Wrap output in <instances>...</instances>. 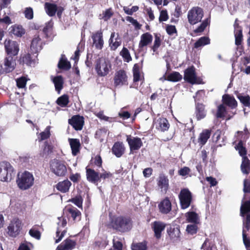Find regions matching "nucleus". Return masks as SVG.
<instances>
[{
    "label": "nucleus",
    "mask_w": 250,
    "mask_h": 250,
    "mask_svg": "<svg viewBox=\"0 0 250 250\" xmlns=\"http://www.w3.org/2000/svg\"><path fill=\"white\" fill-rule=\"evenodd\" d=\"M110 225L113 229L121 232L128 231L132 228L131 220L128 218L122 216L113 218Z\"/></svg>",
    "instance_id": "nucleus-1"
},
{
    "label": "nucleus",
    "mask_w": 250,
    "mask_h": 250,
    "mask_svg": "<svg viewBox=\"0 0 250 250\" xmlns=\"http://www.w3.org/2000/svg\"><path fill=\"white\" fill-rule=\"evenodd\" d=\"M16 182L18 187L21 189L26 190L33 185L34 178L31 173L25 171L18 175Z\"/></svg>",
    "instance_id": "nucleus-2"
},
{
    "label": "nucleus",
    "mask_w": 250,
    "mask_h": 250,
    "mask_svg": "<svg viewBox=\"0 0 250 250\" xmlns=\"http://www.w3.org/2000/svg\"><path fill=\"white\" fill-rule=\"evenodd\" d=\"M15 174L14 168L9 163L7 162L0 163V180L1 181H10Z\"/></svg>",
    "instance_id": "nucleus-3"
},
{
    "label": "nucleus",
    "mask_w": 250,
    "mask_h": 250,
    "mask_svg": "<svg viewBox=\"0 0 250 250\" xmlns=\"http://www.w3.org/2000/svg\"><path fill=\"white\" fill-rule=\"evenodd\" d=\"M111 69L109 61L104 58L98 59L95 62V70L97 74L101 77L107 75Z\"/></svg>",
    "instance_id": "nucleus-4"
},
{
    "label": "nucleus",
    "mask_w": 250,
    "mask_h": 250,
    "mask_svg": "<svg viewBox=\"0 0 250 250\" xmlns=\"http://www.w3.org/2000/svg\"><path fill=\"white\" fill-rule=\"evenodd\" d=\"M240 214L243 217V228L249 230L250 229V201H246L242 204Z\"/></svg>",
    "instance_id": "nucleus-5"
},
{
    "label": "nucleus",
    "mask_w": 250,
    "mask_h": 250,
    "mask_svg": "<svg viewBox=\"0 0 250 250\" xmlns=\"http://www.w3.org/2000/svg\"><path fill=\"white\" fill-rule=\"evenodd\" d=\"M204 16V12L202 8L199 7H194L188 11V19L190 24H195L201 21Z\"/></svg>",
    "instance_id": "nucleus-6"
},
{
    "label": "nucleus",
    "mask_w": 250,
    "mask_h": 250,
    "mask_svg": "<svg viewBox=\"0 0 250 250\" xmlns=\"http://www.w3.org/2000/svg\"><path fill=\"white\" fill-rule=\"evenodd\" d=\"M179 198L182 208H187L192 201L191 193L188 188L182 189L179 194Z\"/></svg>",
    "instance_id": "nucleus-7"
},
{
    "label": "nucleus",
    "mask_w": 250,
    "mask_h": 250,
    "mask_svg": "<svg viewBox=\"0 0 250 250\" xmlns=\"http://www.w3.org/2000/svg\"><path fill=\"white\" fill-rule=\"evenodd\" d=\"M21 229V222L17 218L13 219L7 227V233L11 237H15L18 235Z\"/></svg>",
    "instance_id": "nucleus-8"
},
{
    "label": "nucleus",
    "mask_w": 250,
    "mask_h": 250,
    "mask_svg": "<svg viewBox=\"0 0 250 250\" xmlns=\"http://www.w3.org/2000/svg\"><path fill=\"white\" fill-rule=\"evenodd\" d=\"M51 171L58 176H63L66 173L67 169L63 163L54 160L50 164Z\"/></svg>",
    "instance_id": "nucleus-9"
},
{
    "label": "nucleus",
    "mask_w": 250,
    "mask_h": 250,
    "mask_svg": "<svg viewBox=\"0 0 250 250\" xmlns=\"http://www.w3.org/2000/svg\"><path fill=\"white\" fill-rule=\"evenodd\" d=\"M114 84L116 87L128 84V77L124 70L116 72L114 77Z\"/></svg>",
    "instance_id": "nucleus-10"
},
{
    "label": "nucleus",
    "mask_w": 250,
    "mask_h": 250,
    "mask_svg": "<svg viewBox=\"0 0 250 250\" xmlns=\"http://www.w3.org/2000/svg\"><path fill=\"white\" fill-rule=\"evenodd\" d=\"M4 47L8 56H16L19 51V44L14 41L6 40Z\"/></svg>",
    "instance_id": "nucleus-11"
},
{
    "label": "nucleus",
    "mask_w": 250,
    "mask_h": 250,
    "mask_svg": "<svg viewBox=\"0 0 250 250\" xmlns=\"http://www.w3.org/2000/svg\"><path fill=\"white\" fill-rule=\"evenodd\" d=\"M16 65V59L13 56H8L4 58L1 67L3 72L9 73L15 69Z\"/></svg>",
    "instance_id": "nucleus-12"
},
{
    "label": "nucleus",
    "mask_w": 250,
    "mask_h": 250,
    "mask_svg": "<svg viewBox=\"0 0 250 250\" xmlns=\"http://www.w3.org/2000/svg\"><path fill=\"white\" fill-rule=\"evenodd\" d=\"M59 222L58 224V228L56 231V236L58 238L56 240V243H57L62 240L64 235L66 232V229H62V228H64L67 224L66 219L62 217H58Z\"/></svg>",
    "instance_id": "nucleus-13"
},
{
    "label": "nucleus",
    "mask_w": 250,
    "mask_h": 250,
    "mask_svg": "<svg viewBox=\"0 0 250 250\" xmlns=\"http://www.w3.org/2000/svg\"><path fill=\"white\" fill-rule=\"evenodd\" d=\"M93 44L97 49H102L104 46V42L103 38V33L101 31H98L93 33L91 36Z\"/></svg>",
    "instance_id": "nucleus-14"
},
{
    "label": "nucleus",
    "mask_w": 250,
    "mask_h": 250,
    "mask_svg": "<svg viewBox=\"0 0 250 250\" xmlns=\"http://www.w3.org/2000/svg\"><path fill=\"white\" fill-rule=\"evenodd\" d=\"M126 141L131 151L139 149L143 145L141 139L138 137L127 136Z\"/></svg>",
    "instance_id": "nucleus-15"
},
{
    "label": "nucleus",
    "mask_w": 250,
    "mask_h": 250,
    "mask_svg": "<svg viewBox=\"0 0 250 250\" xmlns=\"http://www.w3.org/2000/svg\"><path fill=\"white\" fill-rule=\"evenodd\" d=\"M166 224L161 221H156L151 224V228L154 231V235L159 239L161 237V233L165 229Z\"/></svg>",
    "instance_id": "nucleus-16"
},
{
    "label": "nucleus",
    "mask_w": 250,
    "mask_h": 250,
    "mask_svg": "<svg viewBox=\"0 0 250 250\" xmlns=\"http://www.w3.org/2000/svg\"><path fill=\"white\" fill-rule=\"evenodd\" d=\"M69 123L77 130H80L83 125V118L79 115L74 116L69 120Z\"/></svg>",
    "instance_id": "nucleus-17"
},
{
    "label": "nucleus",
    "mask_w": 250,
    "mask_h": 250,
    "mask_svg": "<svg viewBox=\"0 0 250 250\" xmlns=\"http://www.w3.org/2000/svg\"><path fill=\"white\" fill-rule=\"evenodd\" d=\"M125 148L122 142H117L112 147V152L117 157H121L125 152Z\"/></svg>",
    "instance_id": "nucleus-18"
},
{
    "label": "nucleus",
    "mask_w": 250,
    "mask_h": 250,
    "mask_svg": "<svg viewBox=\"0 0 250 250\" xmlns=\"http://www.w3.org/2000/svg\"><path fill=\"white\" fill-rule=\"evenodd\" d=\"M184 79L191 83H196V75L195 68L193 66L189 67L185 70Z\"/></svg>",
    "instance_id": "nucleus-19"
},
{
    "label": "nucleus",
    "mask_w": 250,
    "mask_h": 250,
    "mask_svg": "<svg viewBox=\"0 0 250 250\" xmlns=\"http://www.w3.org/2000/svg\"><path fill=\"white\" fill-rule=\"evenodd\" d=\"M42 43L38 35H35L31 44V50L34 53H37L42 49Z\"/></svg>",
    "instance_id": "nucleus-20"
},
{
    "label": "nucleus",
    "mask_w": 250,
    "mask_h": 250,
    "mask_svg": "<svg viewBox=\"0 0 250 250\" xmlns=\"http://www.w3.org/2000/svg\"><path fill=\"white\" fill-rule=\"evenodd\" d=\"M153 40L152 36L147 32L142 34L140 38V41L139 43V48L142 49L151 43Z\"/></svg>",
    "instance_id": "nucleus-21"
},
{
    "label": "nucleus",
    "mask_w": 250,
    "mask_h": 250,
    "mask_svg": "<svg viewBox=\"0 0 250 250\" xmlns=\"http://www.w3.org/2000/svg\"><path fill=\"white\" fill-rule=\"evenodd\" d=\"M86 178L88 181L94 184L100 181L99 173L91 168H86Z\"/></svg>",
    "instance_id": "nucleus-22"
},
{
    "label": "nucleus",
    "mask_w": 250,
    "mask_h": 250,
    "mask_svg": "<svg viewBox=\"0 0 250 250\" xmlns=\"http://www.w3.org/2000/svg\"><path fill=\"white\" fill-rule=\"evenodd\" d=\"M158 185L161 189L162 191L166 192L168 188V179L167 176L163 174L159 175L158 180Z\"/></svg>",
    "instance_id": "nucleus-23"
},
{
    "label": "nucleus",
    "mask_w": 250,
    "mask_h": 250,
    "mask_svg": "<svg viewBox=\"0 0 250 250\" xmlns=\"http://www.w3.org/2000/svg\"><path fill=\"white\" fill-rule=\"evenodd\" d=\"M155 124L156 128L161 131H167L169 127V124L167 120L164 118L158 119Z\"/></svg>",
    "instance_id": "nucleus-24"
},
{
    "label": "nucleus",
    "mask_w": 250,
    "mask_h": 250,
    "mask_svg": "<svg viewBox=\"0 0 250 250\" xmlns=\"http://www.w3.org/2000/svg\"><path fill=\"white\" fill-rule=\"evenodd\" d=\"M68 142L70 146L73 155L76 156L80 152V142L78 139L69 138Z\"/></svg>",
    "instance_id": "nucleus-25"
},
{
    "label": "nucleus",
    "mask_w": 250,
    "mask_h": 250,
    "mask_svg": "<svg viewBox=\"0 0 250 250\" xmlns=\"http://www.w3.org/2000/svg\"><path fill=\"white\" fill-rule=\"evenodd\" d=\"M76 242L71 239H67L63 243L59 245L57 250H71L75 248Z\"/></svg>",
    "instance_id": "nucleus-26"
},
{
    "label": "nucleus",
    "mask_w": 250,
    "mask_h": 250,
    "mask_svg": "<svg viewBox=\"0 0 250 250\" xmlns=\"http://www.w3.org/2000/svg\"><path fill=\"white\" fill-rule=\"evenodd\" d=\"M159 208L161 213L167 214L171 209V204L170 201L166 198L159 204Z\"/></svg>",
    "instance_id": "nucleus-27"
},
{
    "label": "nucleus",
    "mask_w": 250,
    "mask_h": 250,
    "mask_svg": "<svg viewBox=\"0 0 250 250\" xmlns=\"http://www.w3.org/2000/svg\"><path fill=\"white\" fill-rule=\"evenodd\" d=\"M167 233L173 241H176L179 240L180 235V229L178 227H170L167 229Z\"/></svg>",
    "instance_id": "nucleus-28"
},
{
    "label": "nucleus",
    "mask_w": 250,
    "mask_h": 250,
    "mask_svg": "<svg viewBox=\"0 0 250 250\" xmlns=\"http://www.w3.org/2000/svg\"><path fill=\"white\" fill-rule=\"evenodd\" d=\"M51 80L54 84L55 90L59 93L63 88V80L61 76H51Z\"/></svg>",
    "instance_id": "nucleus-29"
},
{
    "label": "nucleus",
    "mask_w": 250,
    "mask_h": 250,
    "mask_svg": "<svg viewBox=\"0 0 250 250\" xmlns=\"http://www.w3.org/2000/svg\"><path fill=\"white\" fill-rule=\"evenodd\" d=\"M224 104L230 107L231 108H235L237 105V101L234 98L229 95H225L223 96Z\"/></svg>",
    "instance_id": "nucleus-30"
},
{
    "label": "nucleus",
    "mask_w": 250,
    "mask_h": 250,
    "mask_svg": "<svg viewBox=\"0 0 250 250\" xmlns=\"http://www.w3.org/2000/svg\"><path fill=\"white\" fill-rule=\"evenodd\" d=\"M71 183L68 180L59 182L56 186L57 189L62 192L65 193L68 191Z\"/></svg>",
    "instance_id": "nucleus-31"
},
{
    "label": "nucleus",
    "mask_w": 250,
    "mask_h": 250,
    "mask_svg": "<svg viewBox=\"0 0 250 250\" xmlns=\"http://www.w3.org/2000/svg\"><path fill=\"white\" fill-rule=\"evenodd\" d=\"M187 220L193 224H198L200 219L198 215L194 211H189L185 214Z\"/></svg>",
    "instance_id": "nucleus-32"
},
{
    "label": "nucleus",
    "mask_w": 250,
    "mask_h": 250,
    "mask_svg": "<svg viewBox=\"0 0 250 250\" xmlns=\"http://www.w3.org/2000/svg\"><path fill=\"white\" fill-rule=\"evenodd\" d=\"M210 43V39L208 37H202L199 38L194 44V47L195 48H198L199 47L204 46L206 45L209 44Z\"/></svg>",
    "instance_id": "nucleus-33"
},
{
    "label": "nucleus",
    "mask_w": 250,
    "mask_h": 250,
    "mask_svg": "<svg viewBox=\"0 0 250 250\" xmlns=\"http://www.w3.org/2000/svg\"><path fill=\"white\" fill-rule=\"evenodd\" d=\"M45 9L46 13L50 16H53L55 15L57 10V6L56 4L45 3Z\"/></svg>",
    "instance_id": "nucleus-34"
},
{
    "label": "nucleus",
    "mask_w": 250,
    "mask_h": 250,
    "mask_svg": "<svg viewBox=\"0 0 250 250\" xmlns=\"http://www.w3.org/2000/svg\"><path fill=\"white\" fill-rule=\"evenodd\" d=\"M210 135V131L208 129H205L200 134L198 139L199 142L202 145L206 144Z\"/></svg>",
    "instance_id": "nucleus-35"
},
{
    "label": "nucleus",
    "mask_w": 250,
    "mask_h": 250,
    "mask_svg": "<svg viewBox=\"0 0 250 250\" xmlns=\"http://www.w3.org/2000/svg\"><path fill=\"white\" fill-rule=\"evenodd\" d=\"M10 32L16 36L21 37L24 34V30L21 26L13 25L10 28Z\"/></svg>",
    "instance_id": "nucleus-36"
},
{
    "label": "nucleus",
    "mask_w": 250,
    "mask_h": 250,
    "mask_svg": "<svg viewBox=\"0 0 250 250\" xmlns=\"http://www.w3.org/2000/svg\"><path fill=\"white\" fill-rule=\"evenodd\" d=\"M234 35L235 44L237 45H240L243 40V35L241 29L238 26H235Z\"/></svg>",
    "instance_id": "nucleus-37"
},
{
    "label": "nucleus",
    "mask_w": 250,
    "mask_h": 250,
    "mask_svg": "<svg viewBox=\"0 0 250 250\" xmlns=\"http://www.w3.org/2000/svg\"><path fill=\"white\" fill-rule=\"evenodd\" d=\"M250 161L245 157H243V161L241 166L242 172L244 174H248L250 170Z\"/></svg>",
    "instance_id": "nucleus-38"
},
{
    "label": "nucleus",
    "mask_w": 250,
    "mask_h": 250,
    "mask_svg": "<svg viewBox=\"0 0 250 250\" xmlns=\"http://www.w3.org/2000/svg\"><path fill=\"white\" fill-rule=\"evenodd\" d=\"M67 210L74 220H76L77 219L80 220L81 213L76 208L73 207H70L67 209Z\"/></svg>",
    "instance_id": "nucleus-39"
},
{
    "label": "nucleus",
    "mask_w": 250,
    "mask_h": 250,
    "mask_svg": "<svg viewBox=\"0 0 250 250\" xmlns=\"http://www.w3.org/2000/svg\"><path fill=\"white\" fill-rule=\"evenodd\" d=\"M206 116L204 106L202 104H197L196 105V116L198 120L204 118Z\"/></svg>",
    "instance_id": "nucleus-40"
},
{
    "label": "nucleus",
    "mask_w": 250,
    "mask_h": 250,
    "mask_svg": "<svg viewBox=\"0 0 250 250\" xmlns=\"http://www.w3.org/2000/svg\"><path fill=\"white\" fill-rule=\"evenodd\" d=\"M53 27V23L50 21L46 23L45 27L43 28L42 32L45 35V37L50 38L52 35V30Z\"/></svg>",
    "instance_id": "nucleus-41"
},
{
    "label": "nucleus",
    "mask_w": 250,
    "mask_h": 250,
    "mask_svg": "<svg viewBox=\"0 0 250 250\" xmlns=\"http://www.w3.org/2000/svg\"><path fill=\"white\" fill-rule=\"evenodd\" d=\"M182 78V75L178 72H174L169 74L167 77V80L171 82H178Z\"/></svg>",
    "instance_id": "nucleus-42"
},
{
    "label": "nucleus",
    "mask_w": 250,
    "mask_h": 250,
    "mask_svg": "<svg viewBox=\"0 0 250 250\" xmlns=\"http://www.w3.org/2000/svg\"><path fill=\"white\" fill-rule=\"evenodd\" d=\"M69 103L68 97L66 95H63L59 97L57 100V103L62 107L66 106Z\"/></svg>",
    "instance_id": "nucleus-43"
},
{
    "label": "nucleus",
    "mask_w": 250,
    "mask_h": 250,
    "mask_svg": "<svg viewBox=\"0 0 250 250\" xmlns=\"http://www.w3.org/2000/svg\"><path fill=\"white\" fill-rule=\"evenodd\" d=\"M237 98L244 106L250 108V97L249 96H242L239 94L237 95Z\"/></svg>",
    "instance_id": "nucleus-44"
},
{
    "label": "nucleus",
    "mask_w": 250,
    "mask_h": 250,
    "mask_svg": "<svg viewBox=\"0 0 250 250\" xmlns=\"http://www.w3.org/2000/svg\"><path fill=\"white\" fill-rule=\"evenodd\" d=\"M210 22V20L209 18L206 19L203 21L202 23L196 29L194 30L195 33H201L202 32L207 26L209 24Z\"/></svg>",
    "instance_id": "nucleus-45"
},
{
    "label": "nucleus",
    "mask_w": 250,
    "mask_h": 250,
    "mask_svg": "<svg viewBox=\"0 0 250 250\" xmlns=\"http://www.w3.org/2000/svg\"><path fill=\"white\" fill-rule=\"evenodd\" d=\"M58 65L59 68L65 70H68L71 67L69 62L62 58L60 60Z\"/></svg>",
    "instance_id": "nucleus-46"
},
{
    "label": "nucleus",
    "mask_w": 250,
    "mask_h": 250,
    "mask_svg": "<svg viewBox=\"0 0 250 250\" xmlns=\"http://www.w3.org/2000/svg\"><path fill=\"white\" fill-rule=\"evenodd\" d=\"M133 71L134 81H139L140 80L141 74L139 70V67L137 64L134 65Z\"/></svg>",
    "instance_id": "nucleus-47"
},
{
    "label": "nucleus",
    "mask_w": 250,
    "mask_h": 250,
    "mask_svg": "<svg viewBox=\"0 0 250 250\" xmlns=\"http://www.w3.org/2000/svg\"><path fill=\"white\" fill-rule=\"evenodd\" d=\"M246 229L243 228L242 230V237L243 241L247 248L250 247V238L247 237V231Z\"/></svg>",
    "instance_id": "nucleus-48"
},
{
    "label": "nucleus",
    "mask_w": 250,
    "mask_h": 250,
    "mask_svg": "<svg viewBox=\"0 0 250 250\" xmlns=\"http://www.w3.org/2000/svg\"><path fill=\"white\" fill-rule=\"evenodd\" d=\"M71 202L76 205L78 208H82L83 199L81 196H77L69 200Z\"/></svg>",
    "instance_id": "nucleus-49"
},
{
    "label": "nucleus",
    "mask_w": 250,
    "mask_h": 250,
    "mask_svg": "<svg viewBox=\"0 0 250 250\" xmlns=\"http://www.w3.org/2000/svg\"><path fill=\"white\" fill-rule=\"evenodd\" d=\"M51 126H47L45 130L41 132L40 135L41 136V140H44L47 138H48L50 136V130Z\"/></svg>",
    "instance_id": "nucleus-50"
},
{
    "label": "nucleus",
    "mask_w": 250,
    "mask_h": 250,
    "mask_svg": "<svg viewBox=\"0 0 250 250\" xmlns=\"http://www.w3.org/2000/svg\"><path fill=\"white\" fill-rule=\"evenodd\" d=\"M131 248L132 250H146V244L145 242L133 244Z\"/></svg>",
    "instance_id": "nucleus-51"
},
{
    "label": "nucleus",
    "mask_w": 250,
    "mask_h": 250,
    "mask_svg": "<svg viewBox=\"0 0 250 250\" xmlns=\"http://www.w3.org/2000/svg\"><path fill=\"white\" fill-rule=\"evenodd\" d=\"M226 112V110L225 106L223 104H221L218 107L216 117L217 118L224 117L225 116Z\"/></svg>",
    "instance_id": "nucleus-52"
},
{
    "label": "nucleus",
    "mask_w": 250,
    "mask_h": 250,
    "mask_svg": "<svg viewBox=\"0 0 250 250\" xmlns=\"http://www.w3.org/2000/svg\"><path fill=\"white\" fill-rule=\"evenodd\" d=\"M197 224H193L192 225H188L187 227L186 231L187 232L190 234H194L197 232Z\"/></svg>",
    "instance_id": "nucleus-53"
},
{
    "label": "nucleus",
    "mask_w": 250,
    "mask_h": 250,
    "mask_svg": "<svg viewBox=\"0 0 250 250\" xmlns=\"http://www.w3.org/2000/svg\"><path fill=\"white\" fill-rule=\"evenodd\" d=\"M121 55L127 62H129L131 60V57L130 55L129 52L126 48H123L121 52Z\"/></svg>",
    "instance_id": "nucleus-54"
},
{
    "label": "nucleus",
    "mask_w": 250,
    "mask_h": 250,
    "mask_svg": "<svg viewBox=\"0 0 250 250\" xmlns=\"http://www.w3.org/2000/svg\"><path fill=\"white\" fill-rule=\"evenodd\" d=\"M160 45H161L160 38L157 34H155L154 44L151 47L153 52H155L156 51V50L159 47Z\"/></svg>",
    "instance_id": "nucleus-55"
},
{
    "label": "nucleus",
    "mask_w": 250,
    "mask_h": 250,
    "mask_svg": "<svg viewBox=\"0 0 250 250\" xmlns=\"http://www.w3.org/2000/svg\"><path fill=\"white\" fill-rule=\"evenodd\" d=\"M29 234L33 237L37 239H40L41 238V233L40 232L36 229L35 228H32L29 232Z\"/></svg>",
    "instance_id": "nucleus-56"
},
{
    "label": "nucleus",
    "mask_w": 250,
    "mask_h": 250,
    "mask_svg": "<svg viewBox=\"0 0 250 250\" xmlns=\"http://www.w3.org/2000/svg\"><path fill=\"white\" fill-rule=\"evenodd\" d=\"M17 85L19 88H22L25 86L26 80L24 77H21L16 80Z\"/></svg>",
    "instance_id": "nucleus-57"
},
{
    "label": "nucleus",
    "mask_w": 250,
    "mask_h": 250,
    "mask_svg": "<svg viewBox=\"0 0 250 250\" xmlns=\"http://www.w3.org/2000/svg\"><path fill=\"white\" fill-rule=\"evenodd\" d=\"M23 62L28 65L31 66L34 62L31 60V56L29 54H27L23 57Z\"/></svg>",
    "instance_id": "nucleus-58"
},
{
    "label": "nucleus",
    "mask_w": 250,
    "mask_h": 250,
    "mask_svg": "<svg viewBox=\"0 0 250 250\" xmlns=\"http://www.w3.org/2000/svg\"><path fill=\"white\" fill-rule=\"evenodd\" d=\"M25 17L28 19H32L33 18V11L31 8H26L24 11Z\"/></svg>",
    "instance_id": "nucleus-59"
},
{
    "label": "nucleus",
    "mask_w": 250,
    "mask_h": 250,
    "mask_svg": "<svg viewBox=\"0 0 250 250\" xmlns=\"http://www.w3.org/2000/svg\"><path fill=\"white\" fill-rule=\"evenodd\" d=\"M103 16L102 18L104 21H106L111 18L112 15V13L110 9H107L103 12Z\"/></svg>",
    "instance_id": "nucleus-60"
},
{
    "label": "nucleus",
    "mask_w": 250,
    "mask_h": 250,
    "mask_svg": "<svg viewBox=\"0 0 250 250\" xmlns=\"http://www.w3.org/2000/svg\"><path fill=\"white\" fill-rule=\"evenodd\" d=\"M236 149L238 150L239 153L241 156H243L246 154L245 148L242 146L240 143H239L236 146Z\"/></svg>",
    "instance_id": "nucleus-61"
},
{
    "label": "nucleus",
    "mask_w": 250,
    "mask_h": 250,
    "mask_svg": "<svg viewBox=\"0 0 250 250\" xmlns=\"http://www.w3.org/2000/svg\"><path fill=\"white\" fill-rule=\"evenodd\" d=\"M115 41H114V42L110 45L111 48L112 50L116 49L117 48V47L118 46H119L121 44V41L120 39H119L118 38H116L115 39Z\"/></svg>",
    "instance_id": "nucleus-62"
},
{
    "label": "nucleus",
    "mask_w": 250,
    "mask_h": 250,
    "mask_svg": "<svg viewBox=\"0 0 250 250\" xmlns=\"http://www.w3.org/2000/svg\"><path fill=\"white\" fill-rule=\"evenodd\" d=\"M168 19V15L167 11L162 10L160 12V15L159 17V21H166Z\"/></svg>",
    "instance_id": "nucleus-63"
},
{
    "label": "nucleus",
    "mask_w": 250,
    "mask_h": 250,
    "mask_svg": "<svg viewBox=\"0 0 250 250\" xmlns=\"http://www.w3.org/2000/svg\"><path fill=\"white\" fill-rule=\"evenodd\" d=\"M126 20L127 21L130 22L132 24H133L136 27L140 28V25L138 23V22L135 19H134L133 18L131 17H127L126 18Z\"/></svg>",
    "instance_id": "nucleus-64"
}]
</instances>
